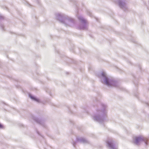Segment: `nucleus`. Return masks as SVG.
I'll list each match as a JSON object with an SVG mask.
<instances>
[{
  "label": "nucleus",
  "instance_id": "1",
  "mask_svg": "<svg viewBox=\"0 0 149 149\" xmlns=\"http://www.w3.org/2000/svg\"><path fill=\"white\" fill-rule=\"evenodd\" d=\"M107 105L101 104L96 109V112L93 116V120L100 123H103L105 120L107 113Z\"/></svg>",
  "mask_w": 149,
  "mask_h": 149
},
{
  "label": "nucleus",
  "instance_id": "2",
  "mask_svg": "<svg viewBox=\"0 0 149 149\" xmlns=\"http://www.w3.org/2000/svg\"><path fill=\"white\" fill-rule=\"evenodd\" d=\"M56 18L66 26H71L74 24V20L70 17L63 14H57Z\"/></svg>",
  "mask_w": 149,
  "mask_h": 149
},
{
  "label": "nucleus",
  "instance_id": "3",
  "mask_svg": "<svg viewBox=\"0 0 149 149\" xmlns=\"http://www.w3.org/2000/svg\"><path fill=\"white\" fill-rule=\"evenodd\" d=\"M101 81L108 86L116 87L118 86L117 82L112 78L108 76L104 72H102L101 74Z\"/></svg>",
  "mask_w": 149,
  "mask_h": 149
},
{
  "label": "nucleus",
  "instance_id": "4",
  "mask_svg": "<svg viewBox=\"0 0 149 149\" xmlns=\"http://www.w3.org/2000/svg\"><path fill=\"white\" fill-rule=\"evenodd\" d=\"M78 18L80 22V24L77 27L79 30H84L87 29V23L86 20L81 16L78 17Z\"/></svg>",
  "mask_w": 149,
  "mask_h": 149
},
{
  "label": "nucleus",
  "instance_id": "5",
  "mask_svg": "<svg viewBox=\"0 0 149 149\" xmlns=\"http://www.w3.org/2000/svg\"><path fill=\"white\" fill-rule=\"evenodd\" d=\"M143 141L146 145L148 144L146 138L141 136L136 137L135 138V140L134 143L136 145H139Z\"/></svg>",
  "mask_w": 149,
  "mask_h": 149
},
{
  "label": "nucleus",
  "instance_id": "6",
  "mask_svg": "<svg viewBox=\"0 0 149 149\" xmlns=\"http://www.w3.org/2000/svg\"><path fill=\"white\" fill-rule=\"evenodd\" d=\"M106 142L109 147L111 149H117L115 142L112 139L107 141Z\"/></svg>",
  "mask_w": 149,
  "mask_h": 149
},
{
  "label": "nucleus",
  "instance_id": "7",
  "mask_svg": "<svg viewBox=\"0 0 149 149\" xmlns=\"http://www.w3.org/2000/svg\"><path fill=\"white\" fill-rule=\"evenodd\" d=\"M79 142L83 143H88V141L85 139L83 138H78L77 139L76 142H73V145L74 147H75L76 144Z\"/></svg>",
  "mask_w": 149,
  "mask_h": 149
},
{
  "label": "nucleus",
  "instance_id": "8",
  "mask_svg": "<svg viewBox=\"0 0 149 149\" xmlns=\"http://www.w3.org/2000/svg\"><path fill=\"white\" fill-rule=\"evenodd\" d=\"M118 4L119 7L125 10L127 8L126 5L123 0H119L118 1Z\"/></svg>",
  "mask_w": 149,
  "mask_h": 149
},
{
  "label": "nucleus",
  "instance_id": "9",
  "mask_svg": "<svg viewBox=\"0 0 149 149\" xmlns=\"http://www.w3.org/2000/svg\"><path fill=\"white\" fill-rule=\"evenodd\" d=\"M34 120L37 123H38L39 124H40L42 125L43 126H45V125L44 123V122L43 121L39 118H34Z\"/></svg>",
  "mask_w": 149,
  "mask_h": 149
},
{
  "label": "nucleus",
  "instance_id": "10",
  "mask_svg": "<svg viewBox=\"0 0 149 149\" xmlns=\"http://www.w3.org/2000/svg\"><path fill=\"white\" fill-rule=\"evenodd\" d=\"M29 96L30 97V98L32 100L37 102H39V100L38 99L36 98V97L32 95L31 94H29Z\"/></svg>",
  "mask_w": 149,
  "mask_h": 149
},
{
  "label": "nucleus",
  "instance_id": "11",
  "mask_svg": "<svg viewBox=\"0 0 149 149\" xmlns=\"http://www.w3.org/2000/svg\"><path fill=\"white\" fill-rule=\"evenodd\" d=\"M0 26L1 27V28L3 30H4V29H3L4 26H3V25L2 24H0Z\"/></svg>",
  "mask_w": 149,
  "mask_h": 149
},
{
  "label": "nucleus",
  "instance_id": "12",
  "mask_svg": "<svg viewBox=\"0 0 149 149\" xmlns=\"http://www.w3.org/2000/svg\"><path fill=\"white\" fill-rule=\"evenodd\" d=\"M4 19L3 17L0 15V20Z\"/></svg>",
  "mask_w": 149,
  "mask_h": 149
},
{
  "label": "nucleus",
  "instance_id": "13",
  "mask_svg": "<svg viewBox=\"0 0 149 149\" xmlns=\"http://www.w3.org/2000/svg\"><path fill=\"white\" fill-rule=\"evenodd\" d=\"M3 128V125L0 124V128Z\"/></svg>",
  "mask_w": 149,
  "mask_h": 149
},
{
  "label": "nucleus",
  "instance_id": "14",
  "mask_svg": "<svg viewBox=\"0 0 149 149\" xmlns=\"http://www.w3.org/2000/svg\"><path fill=\"white\" fill-rule=\"evenodd\" d=\"M89 15L90 16H91V14L90 13H89Z\"/></svg>",
  "mask_w": 149,
  "mask_h": 149
},
{
  "label": "nucleus",
  "instance_id": "15",
  "mask_svg": "<svg viewBox=\"0 0 149 149\" xmlns=\"http://www.w3.org/2000/svg\"><path fill=\"white\" fill-rule=\"evenodd\" d=\"M37 133H38V134H40L37 131Z\"/></svg>",
  "mask_w": 149,
  "mask_h": 149
},
{
  "label": "nucleus",
  "instance_id": "16",
  "mask_svg": "<svg viewBox=\"0 0 149 149\" xmlns=\"http://www.w3.org/2000/svg\"><path fill=\"white\" fill-rule=\"evenodd\" d=\"M147 104L148 105V103H147Z\"/></svg>",
  "mask_w": 149,
  "mask_h": 149
}]
</instances>
